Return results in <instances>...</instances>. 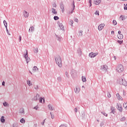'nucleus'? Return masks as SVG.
I'll return each instance as SVG.
<instances>
[{
  "instance_id": "1",
  "label": "nucleus",
  "mask_w": 127,
  "mask_h": 127,
  "mask_svg": "<svg viewBox=\"0 0 127 127\" xmlns=\"http://www.w3.org/2000/svg\"><path fill=\"white\" fill-rule=\"evenodd\" d=\"M56 62L59 67H62V61L60 56H57L56 57Z\"/></svg>"
},
{
  "instance_id": "2",
  "label": "nucleus",
  "mask_w": 127,
  "mask_h": 127,
  "mask_svg": "<svg viewBox=\"0 0 127 127\" xmlns=\"http://www.w3.org/2000/svg\"><path fill=\"white\" fill-rule=\"evenodd\" d=\"M116 70L118 73H123L125 71V67L123 64H120L117 66Z\"/></svg>"
},
{
  "instance_id": "3",
  "label": "nucleus",
  "mask_w": 127,
  "mask_h": 127,
  "mask_svg": "<svg viewBox=\"0 0 127 127\" xmlns=\"http://www.w3.org/2000/svg\"><path fill=\"white\" fill-rule=\"evenodd\" d=\"M24 57L26 60L27 63H28V62H29V61H30V59L29 58H28V53L27 52V50L25 51L24 52Z\"/></svg>"
},
{
  "instance_id": "4",
  "label": "nucleus",
  "mask_w": 127,
  "mask_h": 127,
  "mask_svg": "<svg viewBox=\"0 0 127 127\" xmlns=\"http://www.w3.org/2000/svg\"><path fill=\"white\" fill-rule=\"evenodd\" d=\"M120 84H121V85H123V86H125V87H127V81L125 79H122L120 81Z\"/></svg>"
},
{
  "instance_id": "5",
  "label": "nucleus",
  "mask_w": 127,
  "mask_h": 127,
  "mask_svg": "<svg viewBox=\"0 0 127 127\" xmlns=\"http://www.w3.org/2000/svg\"><path fill=\"white\" fill-rule=\"evenodd\" d=\"M36 71H38V68H37V66H34L31 71L29 70V72L32 74V73H35Z\"/></svg>"
},
{
  "instance_id": "6",
  "label": "nucleus",
  "mask_w": 127,
  "mask_h": 127,
  "mask_svg": "<svg viewBox=\"0 0 127 127\" xmlns=\"http://www.w3.org/2000/svg\"><path fill=\"white\" fill-rule=\"evenodd\" d=\"M117 109L118 111H120V112H123V107H122V104L120 103H117Z\"/></svg>"
},
{
  "instance_id": "7",
  "label": "nucleus",
  "mask_w": 127,
  "mask_h": 127,
  "mask_svg": "<svg viewBox=\"0 0 127 127\" xmlns=\"http://www.w3.org/2000/svg\"><path fill=\"white\" fill-rule=\"evenodd\" d=\"M98 53H91L89 54V57H90V58H94V57H96V56H97V55H98Z\"/></svg>"
},
{
  "instance_id": "8",
  "label": "nucleus",
  "mask_w": 127,
  "mask_h": 127,
  "mask_svg": "<svg viewBox=\"0 0 127 127\" xmlns=\"http://www.w3.org/2000/svg\"><path fill=\"white\" fill-rule=\"evenodd\" d=\"M105 27V24H101L98 26V30L101 31Z\"/></svg>"
},
{
  "instance_id": "9",
  "label": "nucleus",
  "mask_w": 127,
  "mask_h": 127,
  "mask_svg": "<svg viewBox=\"0 0 127 127\" xmlns=\"http://www.w3.org/2000/svg\"><path fill=\"white\" fill-rule=\"evenodd\" d=\"M101 1H102V0H94V3L95 4H96V5H98L100 4V3H101Z\"/></svg>"
},
{
  "instance_id": "10",
  "label": "nucleus",
  "mask_w": 127,
  "mask_h": 127,
  "mask_svg": "<svg viewBox=\"0 0 127 127\" xmlns=\"http://www.w3.org/2000/svg\"><path fill=\"white\" fill-rule=\"evenodd\" d=\"M40 96L38 94H37L33 98V101H37L38 99H39Z\"/></svg>"
},
{
  "instance_id": "11",
  "label": "nucleus",
  "mask_w": 127,
  "mask_h": 127,
  "mask_svg": "<svg viewBox=\"0 0 127 127\" xmlns=\"http://www.w3.org/2000/svg\"><path fill=\"white\" fill-rule=\"evenodd\" d=\"M111 113H112V114H115V113H116V108H115V107L112 106L111 107Z\"/></svg>"
},
{
  "instance_id": "12",
  "label": "nucleus",
  "mask_w": 127,
  "mask_h": 127,
  "mask_svg": "<svg viewBox=\"0 0 127 127\" xmlns=\"http://www.w3.org/2000/svg\"><path fill=\"white\" fill-rule=\"evenodd\" d=\"M28 15H29V14L28 13V12H27L26 11H24V16H25V17H28Z\"/></svg>"
},
{
  "instance_id": "13",
  "label": "nucleus",
  "mask_w": 127,
  "mask_h": 127,
  "mask_svg": "<svg viewBox=\"0 0 127 127\" xmlns=\"http://www.w3.org/2000/svg\"><path fill=\"white\" fill-rule=\"evenodd\" d=\"M119 39H123L124 38V35L123 34H118L117 35Z\"/></svg>"
},
{
  "instance_id": "14",
  "label": "nucleus",
  "mask_w": 127,
  "mask_h": 127,
  "mask_svg": "<svg viewBox=\"0 0 127 127\" xmlns=\"http://www.w3.org/2000/svg\"><path fill=\"white\" fill-rule=\"evenodd\" d=\"M61 8L62 9V12H64V11H65V9L64 8V4H62L61 5Z\"/></svg>"
},
{
  "instance_id": "15",
  "label": "nucleus",
  "mask_w": 127,
  "mask_h": 127,
  "mask_svg": "<svg viewBox=\"0 0 127 127\" xmlns=\"http://www.w3.org/2000/svg\"><path fill=\"white\" fill-rule=\"evenodd\" d=\"M74 91L75 93H79V92H80V88L78 87H75Z\"/></svg>"
},
{
  "instance_id": "16",
  "label": "nucleus",
  "mask_w": 127,
  "mask_h": 127,
  "mask_svg": "<svg viewBox=\"0 0 127 127\" xmlns=\"http://www.w3.org/2000/svg\"><path fill=\"white\" fill-rule=\"evenodd\" d=\"M82 82H86L87 79H86V76H82Z\"/></svg>"
},
{
  "instance_id": "17",
  "label": "nucleus",
  "mask_w": 127,
  "mask_h": 127,
  "mask_svg": "<svg viewBox=\"0 0 127 127\" xmlns=\"http://www.w3.org/2000/svg\"><path fill=\"white\" fill-rule=\"evenodd\" d=\"M45 100H44V98H40V103H45Z\"/></svg>"
},
{
  "instance_id": "18",
  "label": "nucleus",
  "mask_w": 127,
  "mask_h": 127,
  "mask_svg": "<svg viewBox=\"0 0 127 127\" xmlns=\"http://www.w3.org/2000/svg\"><path fill=\"white\" fill-rule=\"evenodd\" d=\"M59 26L60 27L61 29H63V24H62V23L59 22L58 23Z\"/></svg>"
},
{
  "instance_id": "19",
  "label": "nucleus",
  "mask_w": 127,
  "mask_h": 127,
  "mask_svg": "<svg viewBox=\"0 0 127 127\" xmlns=\"http://www.w3.org/2000/svg\"><path fill=\"white\" fill-rule=\"evenodd\" d=\"M33 30H34V27H31L29 29V32H32V31H33Z\"/></svg>"
},
{
  "instance_id": "20",
  "label": "nucleus",
  "mask_w": 127,
  "mask_h": 127,
  "mask_svg": "<svg viewBox=\"0 0 127 127\" xmlns=\"http://www.w3.org/2000/svg\"><path fill=\"white\" fill-rule=\"evenodd\" d=\"M20 114H24V110H23V108H21L19 110Z\"/></svg>"
},
{
  "instance_id": "21",
  "label": "nucleus",
  "mask_w": 127,
  "mask_h": 127,
  "mask_svg": "<svg viewBox=\"0 0 127 127\" xmlns=\"http://www.w3.org/2000/svg\"><path fill=\"white\" fill-rule=\"evenodd\" d=\"M0 121L1 122V123H4V122H5V120L4 119V117L2 116L1 118Z\"/></svg>"
},
{
  "instance_id": "22",
  "label": "nucleus",
  "mask_w": 127,
  "mask_h": 127,
  "mask_svg": "<svg viewBox=\"0 0 127 127\" xmlns=\"http://www.w3.org/2000/svg\"><path fill=\"white\" fill-rule=\"evenodd\" d=\"M74 9H75V4L73 3V7L71 11H69V13H73V11H74Z\"/></svg>"
},
{
  "instance_id": "23",
  "label": "nucleus",
  "mask_w": 127,
  "mask_h": 127,
  "mask_svg": "<svg viewBox=\"0 0 127 127\" xmlns=\"http://www.w3.org/2000/svg\"><path fill=\"white\" fill-rule=\"evenodd\" d=\"M3 23H4V25L5 28H6V27H7V22H6V21L4 20Z\"/></svg>"
},
{
  "instance_id": "24",
  "label": "nucleus",
  "mask_w": 127,
  "mask_h": 127,
  "mask_svg": "<svg viewBox=\"0 0 127 127\" xmlns=\"http://www.w3.org/2000/svg\"><path fill=\"white\" fill-rule=\"evenodd\" d=\"M52 13H54V14H57V12L56 11V10L54 8L52 9Z\"/></svg>"
},
{
  "instance_id": "25",
  "label": "nucleus",
  "mask_w": 127,
  "mask_h": 127,
  "mask_svg": "<svg viewBox=\"0 0 127 127\" xmlns=\"http://www.w3.org/2000/svg\"><path fill=\"white\" fill-rule=\"evenodd\" d=\"M48 108L49 109V110H50L51 111H53V107H52V106H51V105H48Z\"/></svg>"
},
{
  "instance_id": "26",
  "label": "nucleus",
  "mask_w": 127,
  "mask_h": 127,
  "mask_svg": "<svg viewBox=\"0 0 127 127\" xmlns=\"http://www.w3.org/2000/svg\"><path fill=\"white\" fill-rule=\"evenodd\" d=\"M79 36H82L83 35V31H80L78 33Z\"/></svg>"
},
{
  "instance_id": "27",
  "label": "nucleus",
  "mask_w": 127,
  "mask_h": 127,
  "mask_svg": "<svg viewBox=\"0 0 127 127\" xmlns=\"http://www.w3.org/2000/svg\"><path fill=\"white\" fill-rule=\"evenodd\" d=\"M27 83L29 86H31L32 84H31V81H30V80H28L27 81Z\"/></svg>"
},
{
  "instance_id": "28",
  "label": "nucleus",
  "mask_w": 127,
  "mask_h": 127,
  "mask_svg": "<svg viewBox=\"0 0 127 127\" xmlns=\"http://www.w3.org/2000/svg\"><path fill=\"white\" fill-rule=\"evenodd\" d=\"M3 105L4 107H8V104L5 102L3 103Z\"/></svg>"
},
{
  "instance_id": "29",
  "label": "nucleus",
  "mask_w": 127,
  "mask_h": 127,
  "mask_svg": "<svg viewBox=\"0 0 127 127\" xmlns=\"http://www.w3.org/2000/svg\"><path fill=\"white\" fill-rule=\"evenodd\" d=\"M120 18H121L122 20H125V16L124 15H121L120 17Z\"/></svg>"
},
{
  "instance_id": "30",
  "label": "nucleus",
  "mask_w": 127,
  "mask_h": 127,
  "mask_svg": "<svg viewBox=\"0 0 127 127\" xmlns=\"http://www.w3.org/2000/svg\"><path fill=\"white\" fill-rule=\"evenodd\" d=\"M59 18V17L57 16H55L54 17V19H55V20H58Z\"/></svg>"
},
{
  "instance_id": "31",
  "label": "nucleus",
  "mask_w": 127,
  "mask_h": 127,
  "mask_svg": "<svg viewBox=\"0 0 127 127\" xmlns=\"http://www.w3.org/2000/svg\"><path fill=\"white\" fill-rule=\"evenodd\" d=\"M107 68H108V66H107V65H106V66L104 65L103 66V69L104 70V71H107Z\"/></svg>"
},
{
  "instance_id": "32",
  "label": "nucleus",
  "mask_w": 127,
  "mask_h": 127,
  "mask_svg": "<svg viewBox=\"0 0 127 127\" xmlns=\"http://www.w3.org/2000/svg\"><path fill=\"white\" fill-rule=\"evenodd\" d=\"M113 24H114V25H117V21H116V20H114L113 21Z\"/></svg>"
},
{
  "instance_id": "33",
  "label": "nucleus",
  "mask_w": 127,
  "mask_h": 127,
  "mask_svg": "<svg viewBox=\"0 0 127 127\" xmlns=\"http://www.w3.org/2000/svg\"><path fill=\"white\" fill-rule=\"evenodd\" d=\"M20 123H22V124H23V123H25V121L24 120V119L22 118V119L20 120Z\"/></svg>"
},
{
  "instance_id": "34",
  "label": "nucleus",
  "mask_w": 127,
  "mask_h": 127,
  "mask_svg": "<svg viewBox=\"0 0 127 127\" xmlns=\"http://www.w3.org/2000/svg\"><path fill=\"white\" fill-rule=\"evenodd\" d=\"M121 122H124L126 121V118L125 117H123L121 119Z\"/></svg>"
},
{
  "instance_id": "35",
  "label": "nucleus",
  "mask_w": 127,
  "mask_h": 127,
  "mask_svg": "<svg viewBox=\"0 0 127 127\" xmlns=\"http://www.w3.org/2000/svg\"><path fill=\"white\" fill-rule=\"evenodd\" d=\"M124 108H125L126 110H127V103L124 104Z\"/></svg>"
},
{
  "instance_id": "36",
  "label": "nucleus",
  "mask_w": 127,
  "mask_h": 127,
  "mask_svg": "<svg viewBox=\"0 0 127 127\" xmlns=\"http://www.w3.org/2000/svg\"><path fill=\"white\" fill-rule=\"evenodd\" d=\"M124 5H125L124 9L125 10H127V4H126H126H124Z\"/></svg>"
},
{
  "instance_id": "37",
  "label": "nucleus",
  "mask_w": 127,
  "mask_h": 127,
  "mask_svg": "<svg viewBox=\"0 0 127 127\" xmlns=\"http://www.w3.org/2000/svg\"><path fill=\"white\" fill-rule=\"evenodd\" d=\"M107 96H108V98H111V97H112V95H111V93H107Z\"/></svg>"
},
{
  "instance_id": "38",
  "label": "nucleus",
  "mask_w": 127,
  "mask_h": 127,
  "mask_svg": "<svg viewBox=\"0 0 127 127\" xmlns=\"http://www.w3.org/2000/svg\"><path fill=\"white\" fill-rule=\"evenodd\" d=\"M74 23V22L73 21V20H70V24L72 26L73 25V23Z\"/></svg>"
},
{
  "instance_id": "39",
  "label": "nucleus",
  "mask_w": 127,
  "mask_h": 127,
  "mask_svg": "<svg viewBox=\"0 0 127 127\" xmlns=\"http://www.w3.org/2000/svg\"><path fill=\"white\" fill-rule=\"evenodd\" d=\"M89 3H90V6H92V0H89Z\"/></svg>"
},
{
  "instance_id": "40",
  "label": "nucleus",
  "mask_w": 127,
  "mask_h": 127,
  "mask_svg": "<svg viewBox=\"0 0 127 127\" xmlns=\"http://www.w3.org/2000/svg\"><path fill=\"white\" fill-rule=\"evenodd\" d=\"M95 13V14H96V15L98 14L99 15V11H96Z\"/></svg>"
},
{
  "instance_id": "41",
  "label": "nucleus",
  "mask_w": 127,
  "mask_h": 127,
  "mask_svg": "<svg viewBox=\"0 0 127 127\" xmlns=\"http://www.w3.org/2000/svg\"><path fill=\"white\" fill-rule=\"evenodd\" d=\"M6 32H7L8 34L9 35H10V34L8 33V30L7 29V27H6Z\"/></svg>"
},
{
  "instance_id": "42",
  "label": "nucleus",
  "mask_w": 127,
  "mask_h": 127,
  "mask_svg": "<svg viewBox=\"0 0 127 127\" xmlns=\"http://www.w3.org/2000/svg\"><path fill=\"white\" fill-rule=\"evenodd\" d=\"M59 127H66V126H65L64 125H62Z\"/></svg>"
},
{
  "instance_id": "43",
  "label": "nucleus",
  "mask_w": 127,
  "mask_h": 127,
  "mask_svg": "<svg viewBox=\"0 0 127 127\" xmlns=\"http://www.w3.org/2000/svg\"><path fill=\"white\" fill-rule=\"evenodd\" d=\"M118 42L120 44H122V43H123V41H118Z\"/></svg>"
},
{
  "instance_id": "44",
  "label": "nucleus",
  "mask_w": 127,
  "mask_h": 127,
  "mask_svg": "<svg viewBox=\"0 0 127 127\" xmlns=\"http://www.w3.org/2000/svg\"><path fill=\"white\" fill-rule=\"evenodd\" d=\"M51 115V118L52 119H54V115H52V114H51V113H50Z\"/></svg>"
},
{
  "instance_id": "45",
  "label": "nucleus",
  "mask_w": 127,
  "mask_h": 127,
  "mask_svg": "<svg viewBox=\"0 0 127 127\" xmlns=\"http://www.w3.org/2000/svg\"><path fill=\"white\" fill-rule=\"evenodd\" d=\"M74 21H75L76 22H78V19H77V18H75Z\"/></svg>"
},
{
  "instance_id": "46",
  "label": "nucleus",
  "mask_w": 127,
  "mask_h": 127,
  "mask_svg": "<svg viewBox=\"0 0 127 127\" xmlns=\"http://www.w3.org/2000/svg\"><path fill=\"white\" fill-rule=\"evenodd\" d=\"M103 114L104 115V116H105V117H107L108 116V115L106 114V113H103Z\"/></svg>"
},
{
  "instance_id": "47",
  "label": "nucleus",
  "mask_w": 127,
  "mask_h": 127,
  "mask_svg": "<svg viewBox=\"0 0 127 127\" xmlns=\"http://www.w3.org/2000/svg\"><path fill=\"white\" fill-rule=\"evenodd\" d=\"M44 124H45V120H44V121H43V123H42V126H43V125H44Z\"/></svg>"
},
{
  "instance_id": "48",
  "label": "nucleus",
  "mask_w": 127,
  "mask_h": 127,
  "mask_svg": "<svg viewBox=\"0 0 127 127\" xmlns=\"http://www.w3.org/2000/svg\"><path fill=\"white\" fill-rule=\"evenodd\" d=\"M35 110H37L38 109V106H36L34 108Z\"/></svg>"
},
{
  "instance_id": "49",
  "label": "nucleus",
  "mask_w": 127,
  "mask_h": 127,
  "mask_svg": "<svg viewBox=\"0 0 127 127\" xmlns=\"http://www.w3.org/2000/svg\"><path fill=\"white\" fill-rule=\"evenodd\" d=\"M118 34H122V32L121 31H119L118 32Z\"/></svg>"
},
{
  "instance_id": "50",
  "label": "nucleus",
  "mask_w": 127,
  "mask_h": 127,
  "mask_svg": "<svg viewBox=\"0 0 127 127\" xmlns=\"http://www.w3.org/2000/svg\"><path fill=\"white\" fill-rule=\"evenodd\" d=\"M20 41H21V36H19V37Z\"/></svg>"
},
{
  "instance_id": "51",
  "label": "nucleus",
  "mask_w": 127,
  "mask_h": 127,
  "mask_svg": "<svg viewBox=\"0 0 127 127\" xmlns=\"http://www.w3.org/2000/svg\"><path fill=\"white\" fill-rule=\"evenodd\" d=\"M4 84H5L4 81H3L2 83V86H4Z\"/></svg>"
},
{
  "instance_id": "52",
  "label": "nucleus",
  "mask_w": 127,
  "mask_h": 127,
  "mask_svg": "<svg viewBox=\"0 0 127 127\" xmlns=\"http://www.w3.org/2000/svg\"><path fill=\"white\" fill-rule=\"evenodd\" d=\"M112 34H115V32L114 31H112L111 32Z\"/></svg>"
},
{
  "instance_id": "53",
  "label": "nucleus",
  "mask_w": 127,
  "mask_h": 127,
  "mask_svg": "<svg viewBox=\"0 0 127 127\" xmlns=\"http://www.w3.org/2000/svg\"><path fill=\"white\" fill-rule=\"evenodd\" d=\"M77 108H75L74 112H75V113H77Z\"/></svg>"
},
{
  "instance_id": "54",
  "label": "nucleus",
  "mask_w": 127,
  "mask_h": 127,
  "mask_svg": "<svg viewBox=\"0 0 127 127\" xmlns=\"http://www.w3.org/2000/svg\"><path fill=\"white\" fill-rule=\"evenodd\" d=\"M118 99H119V100H122V97L119 96V97H118Z\"/></svg>"
},
{
  "instance_id": "55",
  "label": "nucleus",
  "mask_w": 127,
  "mask_h": 127,
  "mask_svg": "<svg viewBox=\"0 0 127 127\" xmlns=\"http://www.w3.org/2000/svg\"><path fill=\"white\" fill-rule=\"evenodd\" d=\"M65 75H66V76H68V72H65Z\"/></svg>"
},
{
  "instance_id": "56",
  "label": "nucleus",
  "mask_w": 127,
  "mask_h": 127,
  "mask_svg": "<svg viewBox=\"0 0 127 127\" xmlns=\"http://www.w3.org/2000/svg\"><path fill=\"white\" fill-rule=\"evenodd\" d=\"M114 58L115 60H116L117 59V57H114Z\"/></svg>"
},
{
  "instance_id": "57",
  "label": "nucleus",
  "mask_w": 127,
  "mask_h": 127,
  "mask_svg": "<svg viewBox=\"0 0 127 127\" xmlns=\"http://www.w3.org/2000/svg\"><path fill=\"white\" fill-rule=\"evenodd\" d=\"M37 52H38V50H37Z\"/></svg>"
},
{
  "instance_id": "58",
  "label": "nucleus",
  "mask_w": 127,
  "mask_h": 127,
  "mask_svg": "<svg viewBox=\"0 0 127 127\" xmlns=\"http://www.w3.org/2000/svg\"><path fill=\"white\" fill-rule=\"evenodd\" d=\"M79 1H80V0H78Z\"/></svg>"
},
{
  "instance_id": "59",
  "label": "nucleus",
  "mask_w": 127,
  "mask_h": 127,
  "mask_svg": "<svg viewBox=\"0 0 127 127\" xmlns=\"http://www.w3.org/2000/svg\"><path fill=\"white\" fill-rule=\"evenodd\" d=\"M108 0V1H109V0Z\"/></svg>"
},
{
  "instance_id": "60",
  "label": "nucleus",
  "mask_w": 127,
  "mask_h": 127,
  "mask_svg": "<svg viewBox=\"0 0 127 127\" xmlns=\"http://www.w3.org/2000/svg\"><path fill=\"white\" fill-rule=\"evenodd\" d=\"M117 96H118V94H117Z\"/></svg>"
}]
</instances>
